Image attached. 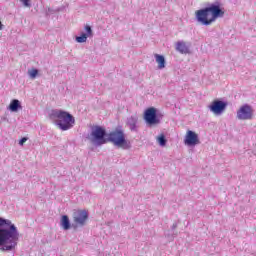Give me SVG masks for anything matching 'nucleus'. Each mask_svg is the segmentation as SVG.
Returning <instances> with one entry per match:
<instances>
[{"instance_id":"obj_2","label":"nucleus","mask_w":256,"mask_h":256,"mask_svg":"<svg viewBox=\"0 0 256 256\" xmlns=\"http://www.w3.org/2000/svg\"><path fill=\"white\" fill-rule=\"evenodd\" d=\"M223 15H225V12L221 9L219 2H216L197 10L195 12V19L197 23L209 27V25H213V23H215L219 17H223Z\"/></svg>"},{"instance_id":"obj_15","label":"nucleus","mask_w":256,"mask_h":256,"mask_svg":"<svg viewBox=\"0 0 256 256\" xmlns=\"http://www.w3.org/2000/svg\"><path fill=\"white\" fill-rule=\"evenodd\" d=\"M61 227L64 231H69L71 229V221H69V216L63 215L61 218Z\"/></svg>"},{"instance_id":"obj_3","label":"nucleus","mask_w":256,"mask_h":256,"mask_svg":"<svg viewBox=\"0 0 256 256\" xmlns=\"http://www.w3.org/2000/svg\"><path fill=\"white\" fill-rule=\"evenodd\" d=\"M50 119L54 121L60 131H69L75 127V117L64 110H52Z\"/></svg>"},{"instance_id":"obj_11","label":"nucleus","mask_w":256,"mask_h":256,"mask_svg":"<svg viewBox=\"0 0 256 256\" xmlns=\"http://www.w3.org/2000/svg\"><path fill=\"white\" fill-rule=\"evenodd\" d=\"M85 33H81L80 36H76L75 41L77 43H87V39H89V37H93V29H91V26L86 25L85 26Z\"/></svg>"},{"instance_id":"obj_19","label":"nucleus","mask_w":256,"mask_h":256,"mask_svg":"<svg viewBox=\"0 0 256 256\" xmlns=\"http://www.w3.org/2000/svg\"><path fill=\"white\" fill-rule=\"evenodd\" d=\"M21 3H23L24 7H31V3H29L30 0H20Z\"/></svg>"},{"instance_id":"obj_12","label":"nucleus","mask_w":256,"mask_h":256,"mask_svg":"<svg viewBox=\"0 0 256 256\" xmlns=\"http://www.w3.org/2000/svg\"><path fill=\"white\" fill-rule=\"evenodd\" d=\"M176 51L182 55H187L189 54V46L184 41H178L176 43Z\"/></svg>"},{"instance_id":"obj_5","label":"nucleus","mask_w":256,"mask_h":256,"mask_svg":"<svg viewBox=\"0 0 256 256\" xmlns=\"http://www.w3.org/2000/svg\"><path fill=\"white\" fill-rule=\"evenodd\" d=\"M106 135L107 131L105 128L101 126H94L90 133V141L93 145H96V147H101V145H105V143H107V139H105Z\"/></svg>"},{"instance_id":"obj_22","label":"nucleus","mask_w":256,"mask_h":256,"mask_svg":"<svg viewBox=\"0 0 256 256\" xmlns=\"http://www.w3.org/2000/svg\"><path fill=\"white\" fill-rule=\"evenodd\" d=\"M3 30V23L0 22V31Z\"/></svg>"},{"instance_id":"obj_4","label":"nucleus","mask_w":256,"mask_h":256,"mask_svg":"<svg viewBox=\"0 0 256 256\" xmlns=\"http://www.w3.org/2000/svg\"><path fill=\"white\" fill-rule=\"evenodd\" d=\"M108 141L113 143L115 147H121V149H131V142L125 139V132L123 130H115L108 134Z\"/></svg>"},{"instance_id":"obj_17","label":"nucleus","mask_w":256,"mask_h":256,"mask_svg":"<svg viewBox=\"0 0 256 256\" xmlns=\"http://www.w3.org/2000/svg\"><path fill=\"white\" fill-rule=\"evenodd\" d=\"M37 75H39V70L36 68H33L31 70H28V76L30 79H37Z\"/></svg>"},{"instance_id":"obj_1","label":"nucleus","mask_w":256,"mask_h":256,"mask_svg":"<svg viewBox=\"0 0 256 256\" xmlns=\"http://www.w3.org/2000/svg\"><path fill=\"white\" fill-rule=\"evenodd\" d=\"M19 229L9 219L0 218V251H14L19 243Z\"/></svg>"},{"instance_id":"obj_20","label":"nucleus","mask_w":256,"mask_h":256,"mask_svg":"<svg viewBox=\"0 0 256 256\" xmlns=\"http://www.w3.org/2000/svg\"><path fill=\"white\" fill-rule=\"evenodd\" d=\"M25 143H27V138L24 137V138L20 139L19 145L23 146V145H25Z\"/></svg>"},{"instance_id":"obj_14","label":"nucleus","mask_w":256,"mask_h":256,"mask_svg":"<svg viewBox=\"0 0 256 256\" xmlns=\"http://www.w3.org/2000/svg\"><path fill=\"white\" fill-rule=\"evenodd\" d=\"M9 111H12V113H17L19 109H22L21 102L17 99H14L10 102V105L8 107Z\"/></svg>"},{"instance_id":"obj_8","label":"nucleus","mask_w":256,"mask_h":256,"mask_svg":"<svg viewBox=\"0 0 256 256\" xmlns=\"http://www.w3.org/2000/svg\"><path fill=\"white\" fill-rule=\"evenodd\" d=\"M209 111L214 115H223L225 109H227V102L221 100H215L208 106Z\"/></svg>"},{"instance_id":"obj_13","label":"nucleus","mask_w":256,"mask_h":256,"mask_svg":"<svg viewBox=\"0 0 256 256\" xmlns=\"http://www.w3.org/2000/svg\"><path fill=\"white\" fill-rule=\"evenodd\" d=\"M137 121H139L137 116H130L127 118V125L130 130L137 131Z\"/></svg>"},{"instance_id":"obj_21","label":"nucleus","mask_w":256,"mask_h":256,"mask_svg":"<svg viewBox=\"0 0 256 256\" xmlns=\"http://www.w3.org/2000/svg\"><path fill=\"white\" fill-rule=\"evenodd\" d=\"M172 229H177V223H174V224L172 225Z\"/></svg>"},{"instance_id":"obj_10","label":"nucleus","mask_w":256,"mask_h":256,"mask_svg":"<svg viewBox=\"0 0 256 256\" xmlns=\"http://www.w3.org/2000/svg\"><path fill=\"white\" fill-rule=\"evenodd\" d=\"M73 219L76 225H80L81 227H83L87 219H89V214L85 210H78L74 212Z\"/></svg>"},{"instance_id":"obj_6","label":"nucleus","mask_w":256,"mask_h":256,"mask_svg":"<svg viewBox=\"0 0 256 256\" xmlns=\"http://www.w3.org/2000/svg\"><path fill=\"white\" fill-rule=\"evenodd\" d=\"M163 119V115L157 113V108L150 107L144 111V121L150 127L153 125H159Z\"/></svg>"},{"instance_id":"obj_18","label":"nucleus","mask_w":256,"mask_h":256,"mask_svg":"<svg viewBox=\"0 0 256 256\" xmlns=\"http://www.w3.org/2000/svg\"><path fill=\"white\" fill-rule=\"evenodd\" d=\"M157 141L160 147H165L167 145V139H165V135H160L157 137Z\"/></svg>"},{"instance_id":"obj_7","label":"nucleus","mask_w":256,"mask_h":256,"mask_svg":"<svg viewBox=\"0 0 256 256\" xmlns=\"http://www.w3.org/2000/svg\"><path fill=\"white\" fill-rule=\"evenodd\" d=\"M240 121H249L253 119V108L249 104L242 105L236 114Z\"/></svg>"},{"instance_id":"obj_9","label":"nucleus","mask_w":256,"mask_h":256,"mask_svg":"<svg viewBox=\"0 0 256 256\" xmlns=\"http://www.w3.org/2000/svg\"><path fill=\"white\" fill-rule=\"evenodd\" d=\"M199 143H201V141H199V135L192 130H188L184 138V144L188 147H195V145H199Z\"/></svg>"},{"instance_id":"obj_16","label":"nucleus","mask_w":256,"mask_h":256,"mask_svg":"<svg viewBox=\"0 0 256 256\" xmlns=\"http://www.w3.org/2000/svg\"><path fill=\"white\" fill-rule=\"evenodd\" d=\"M156 63L158 64V69H165V56L160 55V54H155L154 55Z\"/></svg>"}]
</instances>
